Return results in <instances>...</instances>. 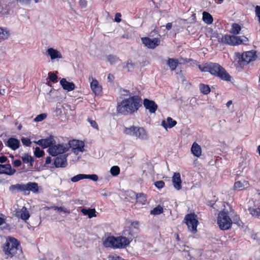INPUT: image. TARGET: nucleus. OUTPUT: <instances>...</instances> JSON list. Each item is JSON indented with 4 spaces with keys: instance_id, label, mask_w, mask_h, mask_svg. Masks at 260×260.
I'll return each instance as SVG.
<instances>
[{
    "instance_id": "obj_1",
    "label": "nucleus",
    "mask_w": 260,
    "mask_h": 260,
    "mask_svg": "<svg viewBox=\"0 0 260 260\" xmlns=\"http://www.w3.org/2000/svg\"><path fill=\"white\" fill-rule=\"evenodd\" d=\"M142 101L140 97L134 95L125 99L118 104L117 112L123 115L132 114L137 111L142 106Z\"/></svg>"
},
{
    "instance_id": "obj_2",
    "label": "nucleus",
    "mask_w": 260,
    "mask_h": 260,
    "mask_svg": "<svg viewBox=\"0 0 260 260\" xmlns=\"http://www.w3.org/2000/svg\"><path fill=\"white\" fill-rule=\"evenodd\" d=\"M202 72H209L211 75L218 77L223 80L229 81L231 77L225 69L217 63L209 62L198 66Z\"/></svg>"
},
{
    "instance_id": "obj_3",
    "label": "nucleus",
    "mask_w": 260,
    "mask_h": 260,
    "mask_svg": "<svg viewBox=\"0 0 260 260\" xmlns=\"http://www.w3.org/2000/svg\"><path fill=\"white\" fill-rule=\"evenodd\" d=\"M130 243V241L125 237L108 236L103 240V245L106 247L112 249H123Z\"/></svg>"
},
{
    "instance_id": "obj_4",
    "label": "nucleus",
    "mask_w": 260,
    "mask_h": 260,
    "mask_svg": "<svg viewBox=\"0 0 260 260\" xmlns=\"http://www.w3.org/2000/svg\"><path fill=\"white\" fill-rule=\"evenodd\" d=\"M9 191L12 193H16L17 192H21L24 196H28L30 191L37 193L39 192V186L36 182H29L26 184L17 183L11 185L9 188Z\"/></svg>"
},
{
    "instance_id": "obj_5",
    "label": "nucleus",
    "mask_w": 260,
    "mask_h": 260,
    "mask_svg": "<svg viewBox=\"0 0 260 260\" xmlns=\"http://www.w3.org/2000/svg\"><path fill=\"white\" fill-rule=\"evenodd\" d=\"M218 42L231 46H237L240 44L247 45L248 44L249 40L247 37L244 36H237L225 35L218 38Z\"/></svg>"
},
{
    "instance_id": "obj_6",
    "label": "nucleus",
    "mask_w": 260,
    "mask_h": 260,
    "mask_svg": "<svg viewBox=\"0 0 260 260\" xmlns=\"http://www.w3.org/2000/svg\"><path fill=\"white\" fill-rule=\"evenodd\" d=\"M123 133L130 136H132L141 140H146L148 138V136L146 130L142 127L131 126L129 127H124Z\"/></svg>"
},
{
    "instance_id": "obj_7",
    "label": "nucleus",
    "mask_w": 260,
    "mask_h": 260,
    "mask_svg": "<svg viewBox=\"0 0 260 260\" xmlns=\"http://www.w3.org/2000/svg\"><path fill=\"white\" fill-rule=\"evenodd\" d=\"M19 242L17 239L12 237H8L2 248L6 255L9 257H12L16 254Z\"/></svg>"
},
{
    "instance_id": "obj_8",
    "label": "nucleus",
    "mask_w": 260,
    "mask_h": 260,
    "mask_svg": "<svg viewBox=\"0 0 260 260\" xmlns=\"http://www.w3.org/2000/svg\"><path fill=\"white\" fill-rule=\"evenodd\" d=\"M217 223L222 230L229 229L232 224V221L228 215V212L222 211L218 214Z\"/></svg>"
},
{
    "instance_id": "obj_9",
    "label": "nucleus",
    "mask_w": 260,
    "mask_h": 260,
    "mask_svg": "<svg viewBox=\"0 0 260 260\" xmlns=\"http://www.w3.org/2000/svg\"><path fill=\"white\" fill-rule=\"evenodd\" d=\"M184 220L189 231L192 233H196L199 223L197 216L194 213L187 214L185 216Z\"/></svg>"
},
{
    "instance_id": "obj_10",
    "label": "nucleus",
    "mask_w": 260,
    "mask_h": 260,
    "mask_svg": "<svg viewBox=\"0 0 260 260\" xmlns=\"http://www.w3.org/2000/svg\"><path fill=\"white\" fill-rule=\"evenodd\" d=\"M236 57L244 63H248L256 60V51L254 50L244 52L242 54L239 52L235 53Z\"/></svg>"
},
{
    "instance_id": "obj_11",
    "label": "nucleus",
    "mask_w": 260,
    "mask_h": 260,
    "mask_svg": "<svg viewBox=\"0 0 260 260\" xmlns=\"http://www.w3.org/2000/svg\"><path fill=\"white\" fill-rule=\"evenodd\" d=\"M69 145L67 143L54 144L48 149V152L52 156H55L58 154L66 153L69 150Z\"/></svg>"
},
{
    "instance_id": "obj_12",
    "label": "nucleus",
    "mask_w": 260,
    "mask_h": 260,
    "mask_svg": "<svg viewBox=\"0 0 260 260\" xmlns=\"http://www.w3.org/2000/svg\"><path fill=\"white\" fill-rule=\"evenodd\" d=\"M69 146V150L72 148L73 152L76 154H78L79 152L84 151V143L82 141L78 140H73L70 141L67 143Z\"/></svg>"
},
{
    "instance_id": "obj_13",
    "label": "nucleus",
    "mask_w": 260,
    "mask_h": 260,
    "mask_svg": "<svg viewBox=\"0 0 260 260\" xmlns=\"http://www.w3.org/2000/svg\"><path fill=\"white\" fill-rule=\"evenodd\" d=\"M45 55L49 57L52 61H58L62 58L61 52L53 48H48L46 51Z\"/></svg>"
},
{
    "instance_id": "obj_14",
    "label": "nucleus",
    "mask_w": 260,
    "mask_h": 260,
    "mask_svg": "<svg viewBox=\"0 0 260 260\" xmlns=\"http://www.w3.org/2000/svg\"><path fill=\"white\" fill-rule=\"evenodd\" d=\"M15 212L16 217L24 221L28 220L30 217L29 211L25 207L16 209Z\"/></svg>"
},
{
    "instance_id": "obj_15",
    "label": "nucleus",
    "mask_w": 260,
    "mask_h": 260,
    "mask_svg": "<svg viewBox=\"0 0 260 260\" xmlns=\"http://www.w3.org/2000/svg\"><path fill=\"white\" fill-rule=\"evenodd\" d=\"M141 40L145 46L150 49L155 48L159 45L160 43L159 40L157 38L151 39L148 37H145L142 38Z\"/></svg>"
},
{
    "instance_id": "obj_16",
    "label": "nucleus",
    "mask_w": 260,
    "mask_h": 260,
    "mask_svg": "<svg viewBox=\"0 0 260 260\" xmlns=\"http://www.w3.org/2000/svg\"><path fill=\"white\" fill-rule=\"evenodd\" d=\"M35 142L38 145L41 146L44 148H49L56 143L53 137L52 136L46 139L39 140L37 142Z\"/></svg>"
},
{
    "instance_id": "obj_17",
    "label": "nucleus",
    "mask_w": 260,
    "mask_h": 260,
    "mask_svg": "<svg viewBox=\"0 0 260 260\" xmlns=\"http://www.w3.org/2000/svg\"><path fill=\"white\" fill-rule=\"evenodd\" d=\"M84 179H89L93 181H97L98 180V176L95 174L86 175L80 174L71 178V180L73 182H76Z\"/></svg>"
},
{
    "instance_id": "obj_18",
    "label": "nucleus",
    "mask_w": 260,
    "mask_h": 260,
    "mask_svg": "<svg viewBox=\"0 0 260 260\" xmlns=\"http://www.w3.org/2000/svg\"><path fill=\"white\" fill-rule=\"evenodd\" d=\"M16 172V170L12 168L9 164L5 165L0 164V174H5L12 176Z\"/></svg>"
},
{
    "instance_id": "obj_19",
    "label": "nucleus",
    "mask_w": 260,
    "mask_h": 260,
    "mask_svg": "<svg viewBox=\"0 0 260 260\" xmlns=\"http://www.w3.org/2000/svg\"><path fill=\"white\" fill-rule=\"evenodd\" d=\"M143 105L150 113H154L157 109V104L153 101L147 99L144 100Z\"/></svg>"
},
{
    "instance_id": "obj_20",
    "label": "nucleus",
    "mask_w": 260,
    "mask_h": 260,
    "mask_svg": "<svg viewBox=\"0 0 260 260\" xmlns=\"http://www.w3.org/2000/svg\"><path fill=\"white\" fill-rule=\"evenodd\" d=\"M5 145L12 150H16L20 147V143L18 139L14 138H10L5 143Z\"/></svg>"
},
{
    "instance_id": "obj_21",
    "label": "nucleus",
    "mask_w": 260,
    "mask_h": 260,
    "mask_svg": "<svg viewBox=\"0 0 260 260\" xmlns=\"http://www.w3.org/2000/svg\"><path fill=\"white\" fill-rule=\"evenodd\" d=\"M68 154H64L63 155L57 157L54 160V165L55 167H65L67 165V157Z\"/></svg>"
},
{
    "instance_id": "obj_22",
    "label": "nucleus",
    "mask_w": 260,
    "mask_h": 260,
    "mask_svg": "<svg viewBox=\"0 0 260 260\" xmlns=\"http://www.w3.org/2000/svg\"><path fill=\"white\" fill-rule=\"evenodd\" d=\"M174 187L177 190L181 188V180L179 173H174L172 177Z\"/></svg>"
},
{
    "instance_id": "obj_23",
    "label": "nucleus",
    "mask_w": 260,
    "mask_h": 260,
    "mask_svg": "<svg viewBox=\"0 0 260 260\" xmlns=\"http://www.w3.org/2000/svg\"><path fill=\"white\" fill-rule=\"evenodd\" d=\"M90 87L95 95H99L102 92V87L99 84L98 80L95 79H92L90 83Z\"/></svg>"
},
{
    "instance_id": "obj_24",
    "label": "nucleus",
    "mask_w": 260,
    "mask_h": 260,
    "mask_svg": "<svg viewBox=\"0 0 260 260\" xmlns=\"http://www.w3.org/2000/svg\"><path fill=\"white\" fill-rule=\"evenodd\" d=\"M60 84L63 89L68 91H72L75 89V84L73 82H70L67 81L64 78H62L60 81Z\"/></svg>"
},
{
    "instance_id": "obj_25",
    "label": "nucleus",
    "mask_w": 260,
    "mask_h": 260,
    "mask_svg": "<svg viewBox=\"0 0 260 260\" xmlns=\"http://www.w3.org/2000/svg\"><path fill=\"white\" fill-rule=\"evenodd\" d=\"M177 124V122L174 120L171 117H168L166 121L162 120L161 122V125L165 128H172L175 126Z\"/></svg>"
},
{
    "instance_id": "obj_26",
    "label": "nucleus",
    "mask_w": 260,
    "mask_h": 260,
    "mask_svg": "<svg viewBox=\"0 0 260 260\" xmlns=\"http://www.w3.org/2000/svg\"><path fill=\"white\" fill-rule=\"evenodd\" d=\"M249 185L248 182L246 180L238 181L235 183L234 188L235 189L239 190H243L248 187Z\"/></svg>"
},
{
    "instance_id": "obj_27",
    "label": "nucleus",
    "mask_w": 260,
    "mask_h": 260,
    "mask_svg": "<svg viewBox=\"0 0 260 260\" xmlns=\"http://www.w3.org/2000/svg\"><path fill=\"white\" fill-rule=\"evenodd\" d=\"M191 151L194 156L198 157L201 155V147L196 142H194L191 146Z\"/></svg>"
},
{
    "instance_id": "obj_28",
    "label": "nucleus",
    "mask_w": 260,
    "mask_h": 260,
    "mask_svg": "<svg viewBox=\"0 0 260 260\" xmlns=\"http://www.w3.org/2000/svg\"><path fill=\"white\" fill-rule=\"evenodd\" d=\"M131 193L136 197L137 202L142 205H145L147 202L146 197L143 193L136 194L135 192L132 191Z\"/></svg>"
},
{
    "instance_id": "obj_29",
    "label": "nucleus",
    "mask_w": 260,
    "mask_h": 260,
    "mask_svg": "<svg viewBox=\"0 0 260 260\" xmlns=\"http://www.w3.org/2000/svg\"><path fill=\"white\" fill-rule=\"evenodd\" d=\"M81 212L84 215H87L89 218L94 217L96 216L95 214L96 211L94 208L93 209H86L82 208L81 209Z\"/></svg>"
},
{
    "instance_id": "obj_30",
    "label": "nucleus",
    "mask_w": 260,
    "mask_h": 260,
    "mask_svg": "<svg viewBox=\"0 0 260 260\" xmlns=\"http://www.w3.org/2000/svg\"><path fill=\"white\" fill-rule=\"evenodd\" d=\"M22 161L25 164L29 163L31 167L33 166V162L35 161L34 158L27 153L24 154L21 157Z\"/></svg>"
},
{
    "instance_id": "obj_31",
    "label": "nucleus",
    "mask_w": 260,
    "mask_h": 260,
    "mask_svg": "<svg viewBox=\"0 0 260 260\" xmlns=\"http://www.w3.org/2000/svg\"><path fill=\"white\" fill-rule=\"evenodd\" d=\"M9 36L10 32L7 28L0 27V42L7 39Z\"/></svg>"
},
{
    "instance_id": "obj_32",
    "label": "nucleus",
    "mask_w": 260,
    "mask_h": 260,
    "mask_svg": "<svg viewBox=\"0 0 260 260\" xmlns=\"http://www.w3.org/2000/svg\"><path fill=\"white\" fill-rule=\"evenodd\" d=\"M167 64L171 71H174L178 66V61L177 59L174 58H169L167 61Z\"/></svg>"
},
{
    "instance_id": "obj_33",
    "label": "nucleus",
    "mask_w": 260,
    "mask_h": 260,
    "mask_svg": "<svg viewBox=\"0 0 260 260\" xmlns=\"http://www.w3.org/2000/svg\"><path fill=\"white\" fill-rule=\"evenodd\" d=\"M203 20L207 24H211L212 23L213 19L212 15L207 12L203 13Z\"/></svg>"
},
{
    "instance_id": "obj_34",
    "label": "nucleus",
    "mask_w": 260,
    "mask_h": 260,
    "mask_svg": "<svg viewBox=\"0 0 260 260\" xmlns=\"http://www.w3.org/2000/svg\"><path fill=\"white\" fill-rule=\"evenodd\" d=\"M248 210L252 216L258 217L260 215V207L259 206L250 207L249 208Z\"/></svg>"
},
{
    "instance_id": "obj_35",
    "label": "nucleus",
    "mask_w": 260,
    "mask_h": 260,
    "mask_svg": "<svg viewBox=\"0 0 260 260\" xmlns=\"http://www.w3.org/2000/svg\"><path fill=\"white\" fill-rule=\"evenodd\" d=\"M241 30V26L238 23H233L232 25V28L230 32L234 35H238Z\"/></svg>"
},
{
    "instance_id": "obj_36",
    "label": "nucleus",
    "mask_w": 260,
    "mask_h": 260,
    "mask_svg": "<svg viewBox=\"0 0 260 260\" xmlns=\"http://www.w3.org/2000/svg\"><path fill=\"white\" fill-rule=\"evenodd\" d=\"M164 212V209L160 205H158L152 210L150 211V214L157 215L162 213Z\"/></svg>"
},
{
    "instance_id": "obj_37",
    "label": "nucleus",
    "mask_w": 260,
    "mask_h": 260,
    "mask_svg": "<svg viewBox=\"0 0 260 260\" xmlns=\"http://www.w3.org/2000/svg\"><path fill=\"white\" fill-rule=\"evenodd\" d=\"M201 92L204 94H208L210 92V88L208 85L201 83L199 85Z\"/></svg>"
},
{
    "instance_id": "obj_38",
    "label": "nucleus",
    "mask_w": 260,
    "mask_h": 260,
    "mask_svg": "<svg viewBox=\"0 0 260 260\" xmlns=\"http://www.w3.org/2000/svg\"><path fill=\"white\" fill-rule=\"evenodd\" d=\"M34 155L38 158L41 157L44 155V151L39 147H37L34 151Z\"/></svg>"
},
{
    "instance_id": "obj_39",
    "label": "nucleus",
    "mask_w": 260,
    "mask_h": 260,
    "mask_svg": "<svg viewBox=\"0 0 260 260\" xmlns=\"http://www.w3.org/2000/svg\"><path fill=\"white\" fill-rule=\"evenodd\" d=\"M110 173L113 176H117L120 173V169L118 166H113L110 169Z\"/></svg>"
},
{
    "instance_id": "obj_40",
    "label": "nucleus",
    "mask_w": 260,
    "mask_h": 260,
    "mask_svg": "<svg viewBox=\"0 0 260 260\" xmlns=\"http://www.w3.org/2000/svg\"><path fill=\"white\" fill-rule=\"evenodd\" d=\"M108 60L111 64H114L118 61V58L113 55H109L108 56Z\"/></svg>"
},
{
    "instance_id": "obj_41",
    "label": "nucleus",
    "mask_w": 260,
    "mask_h": 260,
    "mask_svg": "<svg viewBox=\"0 0 260 260\" xmlns=\"http://www.w3.org/2000/svg\"><path fill=\"white\" fill-rule=\"evenodd\" d=\"M53 208H54L55 210H57L59 212H62L63 213H70V211L67 208H64V207H57V206H53L52 207Z\"/></svg>"
},
{
    "instance_id": "obj_42",
    "label": "nucleus",
    "mask_w": 260,
    "mask_h": 260,
    "mask_svg": "<svg viewBox=\"0 0 260 260\" xmlns=\"http://www.w3.org/2000/svg\"><path fill=\"white\" fill-rule=\"evenodd\" d=\"M48 76L50 81L53 83L57 82V76L53 72H49Z\"/></svg>"
},
{
    "instance_id": "obj_43",
    "label": "nucleus",
    "mask_w": 260,
    "mask_h": 260,
    "mask_svg": "<svg viewBox=\"0 0 260 260\" xmlns=\"http://www.w3.org/2000/svg\"><path fill=\"white\" fill-rule=\"evenodd\" d=\"M47 117V115L45 113L41 114L36 116V117L34 119V121L36 122H40L45 119Z\"/></svg>"
},
{
    "instance_id": "obj_44",
    "label": "nucleus",
    "mask_w": 260,
    "mask_h": 260,
    "mask_svg": "<svg viewBox=\"0 0 260 260\" xmlns=\"http://www.w3.org/2000/svg\"><path fill=\"white\" fill-rule=\"evenodd\" d=\"M154 185L158 189H161L165 186V182L163 181L160 180L154 182Z\"/></svg>"
},
{
    "instance_id": "obj_45",
    "label": "nucleus",
    "mask_w": 260,
    "mask_h": 260,
    "mask_svg": "<svg viewBox=\"0 0 260 260\" xmlns=\"http://www.w3.org/2000/svg\"><path fill=\"white\" fill-rule=\"evenodd\" d=\"M21 142L23 145L26 146H29L31 143L30 140L26 138H22L21 139Z\"/></svg>"
},
{
    "instance_id": "obj_46",
    "label": "nucleus",
    "mask_w": 260,
    "mask_h": 260,
    "mask_svg": "<svg viewBox=\"0 0 260 260\" xmlns=\"http://www.w3.org/2000/svg\"><path fill=\"white\" fill-rule=\"evenodd\" d=\"M21 5L26 6L30 4L31 0H15Z\"/></svg>"
},
{
    "instance_id": "obj_47",
    "label": "nucleus",
    "mask_w": 260,
    "mask_h": 260,
    "mask_svg": "<svg viewBox=\"0 0 260 260\" xmlns=\"http://www.w3.org/2000/svg\"><path fill=\"white\" fill-rule=\"evenodd\" d=\"M88 121L92 127H93L94 128L98 129V125L95 122V121L91 119H89Z\"/></svg>"
},
{
    "instance_id": "obj_48",
    "label": "nucleus",
    "mask_w": 260,
    "mask_h": 260,
    "mask_svg": "<svg viewBox=\"0 0 260 260\" xmlns=\"http://www.w3.org/2000/svg\"><path fill=\"white\" fill-rule=\"evenodd\" d=\"M121 17V15L119 13H116L115 15L114 20L117 22H119L121 21L120 17Z\"/></svg>"
},
{
    "instance_id": "obj_49",
    "label": "nucleus",
    "mask_w": 260,
    "mask_h": 260,
    "mask_svg": "<svg viewBox=\"0 0 260 260\" xmlns=\"http://www.w3.org/2000/svg\"><path fill=\"white\" fill-rule=\"evenodd\" d=\"M109 260H124V259L118 256H111L109 257Z\"/></svg>"
},
{
    "instance_id": "obj_50",
    "label": "nucleus",
    "mask_w": 260,
    "mask_h": 260,
    "mask_svg": "<svg viewBox=\"0 0 260 260\" xmlns=\"http://www.w3.org/2000/svg\"><path fill=\"white\" fill-rule=\"evenodd\" d=\"M13 165L16 167H18L21 166V161L19 159H16L13 161Z\"/></svg>"
},
{
    "instance_id": "obj_51",
    "label": "nucleus",
    "mask_w": 260,
    "mask_h": 260,
    "mask_svg": "<svg viewBox=\"0 0 260 260\" xmlns=\"http://www.w3.org/2000/svg\"><path fill=\"white\" fill-rule=\"evenodd\" d=\"M126 68H127L128 71L129 70V69L131 68H134V64L132 63V61L131 60H128L127 62V64H126Z\"/></svg>"
},
{
    "instance_id": "obj_52",
    "label": "nucleus",
    "mask_w": 260,
    "mask_h": 260,
    "mask_svg": "<svg viewBox=\"0 0 260 260\" xmlns=\"http://www.w3.org/2000/svg\"><path fill=\"white\" fill-rule=\"evenodd\" d=\"M7 160H8V158L6 156H0V163L3 164L4 162H6Z\"/></svg>"
},
{
    "instance_id": "obj_53",
    "label": "nucleus",
    "mask_w": 260,
    "mask_h": 260,
    "mask_svg": "<svg viewBox=\"0 0 260 260\" xmlns=\"http://www.w3.org/2000/svg\"><path fill=\"white\" fill-rule=\"evenodd\" d=\"M131 225L134 226L135 228H137L139 225V222L138 221H133Z\"/></svg>"
},
{
    "instance_id": "obj_54",
    "label": "nucleus",
    "mask_w": 260,
    "mask_h": 260,
    "mask_svg": "<svg viewBox=\"0 0 260 260\" xmlns=\"http://www.w3.org/2000/svg\"><path fill=\"white\" fill-rule=\"evenodd\" d=\"M172 27V23H168L167 24H166V29L167 30H170L171 29Z\"/></svg>"
},
{
    "instance_id": "obj_55",
    "label": "nucleus",
    "mask_w": 260,
    "mask_h": 260,
    "mask_svg": "<svg viewBox=\"0 0 260 260\" xmlns=\"http://www.w3.org/2000/svg\"><path fill=\"white\" fill-rule=\"evenodd\" d=\"M51 162V158L50 157H47L45 160V163L46 164H50Z\"/></svg>"
},
{
    "instance_id": "obj_56",
    "label": "nucleus",
    "mask_w": 260,
    "mask_h": 260,
    "mask_svg": "<svg viewBox=\"0 0 260 260\" xmlns=\"http://www.w3.org/2000/svg\"><path fill=\"white\" fill-rule=\"evenodd\" d=\"M5 222V219L3 218V217H0V226L1 225H2L3 224H4Z\"/></svg>"
},
{
    "instance_id": "obj_57",
    "label": "nucleus",
    "mask_w": 260,
    "mask_h": 260,
    "mask_svg": "<svg viewBox=\"0 0 260 260\" xmlns=\"http://www.w3.org/2000/svg\"><path fill=\"white\" fill-rule=\"evenodd\" d=\"M80 5L82 6L83 7H85L86 6V3L85 1L82 2L80 1Z\"/></svg>"
},
{
    "instance_id": "obj_58",
    "label": "nucleus",
    "mask_w": 260,
    "mask_h": 260,
    "mask_svg": "<svg viewBox=\"0 0 260 260\" xmlns=\"http://www.w3.org/2000/svg\"><path fill=\"white\" fill-rule=\"evenodd\" d=\"M232 101L231 100L229 101L226 104V107H229L232 105Z\"/></svg>"
},
{
    "instance_id": "obj_59",
    "label": "nucleus",
    "mask_w": 260,
    "mask_h": 260,
    "mask_svg": "<svg viewBox=\"0 0 260 260\" xmlns=\"http://www.w3.org/2000/svg\"><path fill=\"white\" fill-rule=\"evenodd\" d=\"M5 93V89H0V95H4Z\"/></svg>"
},
{
    "instance_id": "obj_60",
    "label": "nucleus",
    "mask_w": 260,
    "mask_h": 260,
    "mask_svg": "<svg viewBox=\"0 0 260 260\" xmlns=\"http://www.w3.org/2000/svg\"><path fill=\"white\" fill-rule=\"evenodd\" d=\"M257 196V198L260 199V189L259 190H258Z\"/></svg>"
},
{
    "instance_id": "obj_61",
    "label": "nucleus",
    "mask_w": 260,
    "mask_h": 260,
    "mask_svg": "<svg viewBox=\"0 0 260 260\" xmlns=\"http://www.w3.org/2000/svg\"><path fill=\"white\" fill-rule=\"evenodd\" d=\"M257 151L258 152L259 155H260V145L257 147Z\"/></svg>"
},
{
    "instance_id": "obj_62",
    "label": "nucleus",
    "mask_w": 260,
    "mask_h": 260,
    "mask_svg": "<svg viewBox=\"0 0 260 260\" xmlns=\"http://www.w3.org/2000/svg\"><path fill=\"white\" fill-rule=\"evenodd\" d=\"M2 147H3V143L1 142H0V150L2 149Z\"/></svg>"
},
{
    "instance_id": "obj_63",
    "label": "nucleus",
    "mask_w": 260,
    "mask_h": 260,
    "mask_svg": "<svg viewBox=\"0 0 260 260\" xmlns=\"http://www.w3.org/2000/svg\"><path fill=\"white\" fill-rule=\"evenodd\" d=\"M34 1L35 2V3H37L40 2V0H34Z\"/></svg>"
},
{
    "instance_id": "obj_64",
    "label": "nucleus",
    "mask_w": 260,
    "mask_h": 260,
    "mask_svg": "<svg viewBox=\"0 0 260 260\" xmlns=\"http://www.w3.org/2000/svg\"><path fill=\"white\" fill-rule=\"evenodd\" d=\"M218 1H219L220 3H221L224 1V0H218Z\"/></svg>"
}]
</instances>
